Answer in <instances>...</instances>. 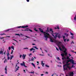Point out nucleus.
<instances>
[{"instance_id": "1", "label": "nucleus", "mask_w": 76, "mask_h": 76, "mask_svg": "<svg viewBox=\"0 0 76 76\" xmlns=\"http://www.w3.org/2000/svg\"><path fill=\"white\" fill-rule=\"evenodd\" d=\"M55 42L56 43L57 45L58 46V47L59 48V49L60 51H62L63 53H62L61 54V56L62 57H63L62 58V59L63 60H64V56H67V49L65 48V47H64V46H62V49L63 50H63L60 47V45L61 44V42H60L57 40H56L55 41Z\"/></svg>"}, {"instance_id": "2", "label": "nucleus", "mask_w": 76, "mask_h": 76, "mask_svg": "<svg viewBox=\"0 0 76 76\" xmlns=\"http://www.w3.org/2000/svg\"><path fill=\"white\" fill-rule=\"evenodd\" d=\"M63 64H65L63 66L64 68V70H67V69L70 70L71 68H75V66H74V65H72L71 67L69 66V65H70V64H69V61H64L63 62Z\"/></svg>"}, {"instance_id": "3", "label": "nucleus", "mask_w": 76, "mask_h": 76, "mask_svg": "<svg viewBox=\"0 0 76 76\" xmlns=\"http://www.w3.org/2000/svg\"><path fill=\"white\" fill-rule=\"evenodd\" d=\"M39 29L41 32L43 33V34L44 35V37L46 38V40L47 38H50V42H54V40H53V38L50 35V34H49L43 32L42 29H41V28H39Z\"/></svg>"}, {"instance_id": "4", "label": "nucleus", "mask_w": 76, "mask_h": 76, "mask_svg": "<svg viewBox=\"0 0 76 76\" xmlns=\"http://www.w3.org/2000/svg\"><path fill=\"white\" fill-rule=\"evenodd\" d=\"M28 27V26H20L17 27H15L13 28L8 29L7 30H5V31H10V30H13V29H16V28H27Z\"/></svg>"}, {"instance_id": "5", "label": "nucleus", "mask_w": 76, "mask_h": 76, "mask_svg": "<svg viewBox=\"0 0 76 76\" xmlns=\"http://www.w3.org/2000/svg\"><path fill=\"white\" fill-rule=\"evenodd\" d=\"M52 36L54 37V38H57V37H58V38H60V34H58V33H55L53 34H52Z\"/></svg>"}, {"instance_id": "6", "label": "nucleus", "mask_w": 76, "mask_h": 76, "mask_svg": "<svg viewBox=\"0 0 76 76\" xmlns=\"http://www.w3.org/2000/svg\"><path fill=\"white\" fill-rule=\"evenodd\" d=\"M10 54H9V52H8L7 53V60H9V59H10V60H12V58H13V55H11V57L10 58V57H9V55Z\"/></svg>"}, {"instance_id": "7", "label": "nucleus", "mask_w": 76, "mask_h": 76, "mask_svg": "<svg viewBox=\"0 0 76 76\" xmlns=\"http://www.w3.org/2000/svg\"><path fill=\"white\" fill-rule=\"evenodd\" d=\"M71 59H70L69 61H68L69 62V61L72 64H76V63H74V60H73V58L72 57H71Z\"/></svg>"}, {"instance_id": "8", "label": "nucleus", "mask_w": 76, "mask_h": 76, "mask_svg": "<svg viewBox=\"0 0 76 76\" xmlns=\"http://www.w3.org/2000/svg\"><path fill=\"white\" fill-rule=\"evenodd\" d=\"M73 72H70L68 75H66V76H73Z\"/></svg>"}, {"instance_id": "9", "label": "nucleus", "mask_w": 76, "mask_h": 76, "mask_svg": "<svg viewBox=\"0 0 76 76\" xmlns=\"http://www.w3.org/2000/svg\"><path fill=\"white\" fill-rule=\"evenodd\" d=\"M18 65V64H17L16 65V67H15L16 70L15 71V72L19 70V66Z\"/></svg>"}, {"instance_id": "10", "label": "nucleus", "mask_w": 76, "mask_h": 76, "mask_svg": "<svg viewBox=\"0 0 76 76\" xmlns=\"http://www.w3.org/2000/svg\"><path fill=\"white\" fill-rule=\"evenodd\" d=\"M20 65L21 66H24L25 67H27V66H25V62H23V63H21Z\"/></svg>"}, {"instance_id": "11", "label": "nucleus", "mask_w": 76, "mask_h": 76, "mask_svg": "<svg viewBox=\"0 0 76 76\" xmlns=\"http://www.w3.org/2000/svg\"><path fill=\"white\" fill-rule=\"evenodd\" d=\"M34 60V58L32 57V58H31V59H29V61H33Z\"/></svg>"}, {"instance_id": "12", "label": "nucleus", "mask_w": 76, "mask_h": 76, "mask_svg": "<svg viewBox=\"0 0 76 76\" xmlns=\"http://www.w3.org/2000/svg\"><path fill=\"white\" fill-rule=\"evenodd\" d=\"M30 31V32H32V31L31 30H30L28 28H27L26 29L24 30V31Z\"/></svg>"}, {"instance_id": "13", "label": "nucleus", "mask_w": 76, "mask_h": 76, "mask_svg": "<svg viewBox=\"0 0 76 76\" xmlns=\"http://www.w3.org/2000/svg\"><path fill=\"white\" fill-rule=\"evenodd\" d=\"M4 70H5V73L6 74H7V66H6Z\"/></svg>"}, {"instance_id": "14", "label": "nucleus", "mask_w": 76, "mask_h": 76, "mask_svg": "<svg viewBox=\"0 0 76 76\" xmlns=\"http://www.w3.org/2000/svg\"><path fill=\"white\" fill-rule=\"evenodd\" d=\"M26 55L23 54V59H25V57H26Z\"/></svg>"}, {"instance_id": "15", "label": "nucleus", "mask_w": 76, "mask_h": 76, "mask_svg": "<svg viewBox=\"0 0 76 76\" xmlns=\"http://www.w3.org/2000/svg\"><path fill=\"white\" fill-rule=\"evenodd\" d=\"M41 65H42V67H44V63H43V61H41Z\"/></svg>"}, {"instance_id": "16", "label": "nucleus", "mask_w": 76, "mask_h": 76, "mask_svg": "<svg viewBox=\"0 0 76 76\" xmlns=\"http://www.w3.org/2000/svg\"><path fill=\"white\" fill-rule=\"evenodd\" d=\"M49 31V29H48V28H47V30H46L45 31V32H46V33H48L47 32H48Z\"/></svg>"}, {"instance_id": "17", "label": "nucleus", "mask_w": 76, "mask_h": 76, "mask_svg": "<svg viewBox=\"0 0 76 76\" xmlns=\"http://www.w3.org/2000/svg\"><path fill=\"white\" fill-rule=\"evenodd\" d=\"M50 31L52 33H53V29H52V28L50 29Z\"/></svg>"}, {"instance_id": "18", "label": "nucleus", "mask_w": 76, "mask_h": 76, "mask_svg": "<svg viewBox=\"0 0 76 76\" xmlns=\"http://www.w3.org/2000/svg\"><path fill=\"white\" fill-rule=\"evenodd\" d=\"M31 64L32 65V66H33L34 67V68H35V64H34V63H31Z\"/></svg>"}, {"instance_id": "19", "label": "nucleus", "mask_w": 76, "mask_h": 76, "mask_svg": "<svg viewBox=\"0 0 76 76\" xmlns=\"http://www.w3.org/2000/svg\"><path fill=\"white\" fill-rule=\"evenodd\" d=\"M55 29H59L60 28H59V27L58 26V27L57 28L55 27Z\"/></svg>"}, {"instance_id": "20", "label": "nucleus", "mask_w": 76, "mask_h": 76, "mask_svg": "<svg viewBox=\"0 0 76 76\" xmlns=\"http://www.w3.org/2000/svg\"><path fill=\"white\" fill-rule=\"evenodd\" d=\"M33 50H35V49H34V48H32L30 49V51H32Z\"/></svg>"}, {"instance_id": "21", "label": "nucleus", "mask_w": 76, "mask_h": 76, "mask_svg": "<svg viewBox=\"0 0 76 76\" xmlns=\"http://www.w3.org/2000/svg\"><path fill=\"white\" fill-rule=\"evenodd\" d=\"M11 48H12V49H13V50H14V47L13 46H12L11 47Z\"/></svg>"}, {"instance_id": "22", "label": "nucleus", "mask_w": 76, "mask_h": 76, "mask_svg": "<svg viewBox=\"0 0 76 76\" xmlns=\"http://www.w3.org/2000/svg\"><path fill=\"white\" fill-rule=\"evenodd\" d=\"M56 59L58 60H60V58L58 57H57L56 58Z\"/></svg>"}, {"instance_id": "23", "label": "nucleus", "mask_w": 76, "mask_h": 76, "mask_svg": "<svg viewBox=\"0 0 76 76\" xmlns=\"http://www.w3.org/2000/svg\"><path fill=\"white\" fill-rule=\"evenodd\" d=\"M7 59H5L4 61V63H7Z\"/></svg>"}, {"instance_id": "24", "label": "nucleus", "mask_w": 76, "mask_h": 76, "mask_svg": "<svg viewBox=\"0 0 76 76\" xmlns=\"http://www.w3.org/2000/svg\"><path fill=\"white\" fill-rule=\"evenodd\" d=\"M29 73H33V75H34V72H29Z\"/></svg>"}, {"instance_id": "25", "label": "nucleus", "mask_w": 76, "mask_h": 76, "mask_svg": "<svg viewBox=\"0 0 76 76\" xmlns=\"http://www.w3.org/2000/svg\"><path fill=\"white\" fill-rule=\"evenodd\" d=\"M34 31H36L37 32L38 31V30H37V28H34Z\"/></svg>"}, {"instance_id": "26", "label": "nucleus", "mask_w": 76, "mask_h": 76, "mask_svg": "<svg viewBox=\"0 0 76 76\" xmlns=\"http://www.w3.org/2000/svg\"><path fill=\"white\" fill-rule=\"evenodd\" d=\"M64 35H66V36H68V35H69L68 34H67L66 33H65L64 34Z\"/></svg>"}, {"instance_id": "27", "label": "nucleus", "mask_w": 76, "mask_h": 76, "mask_svg": "<svg viewBox=\"0 0 76 76\" xmlns=\"http://www.w3.org/2000/svg\"><path fill=\"white\" fill-rule=\"evenodd\" d=\"M33 47H34V48H36L37 50H38V48H37L35 46H34Z\"/></svg>"}, {"instance_id": "28", "label": "nucleus", "mask_w": 76, "mask_h": 76, "mask_svg": "<svg viewBox=\"0 0 76 76\" xmlns=\"http://www.w3.org/2000/svg\"><path fill=\"white\" fill-rule=\"evenodd\" d=\"M13 50H12V51L11 53V54H13Z\"/></svg>"}, {"instance_id": "29", "label": "nucleus", "mask_w": 76, "mask_h": 76, "mask_svg": "<svg viewBox=\"0 0 76 76\" xmlns=\"http://www.w3.org/2000/svg\"><path fill=\"white\" fill-rule=\"evenodd\" d=\"M11 48L10 47H9L8 48V50H9V51H10V49Z\"/></svg>"}, {"instance_id": "30", "label": "nucleus", "mask_w": 76, "mask_h": 76, "mask_svg": "<svg viewBox=\"0 0 76 76\" xmlns=\"http://www.w3.org/2000/svg\"><path fill=\"white\" fill-rule=\"evenodd\" d=\"M4 37H0V39H4Z\"/></svg>"}, {"instance_id": "31", "label": "nucleus", "mask_w": 76, "mask_h": 76, "mask_svg": "<svg viewBox=\"0 0 76 76\" xmlns=\"http://www.w3.org/2000/svg\"><path fill=\"white\" fill-rule=\"evenodd\" d=\"M45 66H46V67H49V66L47 65H45Z\"/></svg>"}, {"instance_id": "32", "label": "nucleus", "mask_w": 76, "mask_h": 76, "mask_svg": "<svg viewBox=\"0 0 76 76\" xmlns=\"http://www.w3.org/2000/svg\"><path fill=\"white\" fill-rule=\"evenodd\" d=\"M16 35H18V36H20V35L19 34H15Z\"/></svg>"}, {"instance_id": "33", "label": "nucleus", "mask_w": 76, "mask_h": 76, "mask_svg": "<svg viewBox=\"0 0 76 76\" xmlns=\"http://www.w3.org/2000/svg\"><path fill=\"white\" fill-rule=\"evenodd\" d=\"M2 53H3V52H2L1 50V51L0 52V54H2Z\"/></svg>"}, {"instance_id": "34", "label": "nucleus", "mask_w": 76, "mask_h": 76, "mask_svg": "<svg viewBox=\"0 0 76 76\" xmlns=\"http://www.w3.org/2000/svg\"><path fill=\"white\" fill-rule=\"evenodd\" d=\"M26 38H30V37H28V36H26Z\"/></svg>"}, {"instance_id": "35", "label": "nucleus", "mask_w": 76, "mask_h": 76, "mask_svg": "<svg viewBox=\"0 0 76 76\" xmlns=\"http://www.w3.org/2000/svg\"><path fill=\"white\" fill-rule=\"evenodd\" d=\"M74 20H76V17H75L74 18Z\"/></svg>"}, {"instance_id": "36", "label": "nucleus", "mask_w": 76, "mask_h": 76, "mask_svg": "<svg viewBox=\"0 0 76 76\" xmlns=\"http://www.w3.org/2000/svg\"><path fill=\"white\" fill-rule=\"evenodd\" d=\"M71 44H74V42H73V41H72V42H71Z\"/></svg>"}, {"instance_id": "37", "label": "nucleus", "mask_w": 76, "mask_h": 76, "mask_svg": "<svg viewBox=\"0 0 76 76\" xmlns=\"http://www.w3.org/2000/svg\"><path fill=\"white\" fill-rule=\"evenodd\" d=\"M64 42H66V39H64Z\"/></svg>"}, {"instance_id": "38", "label": "nucleus", "mask_w": 76, "mask_h": 76, "mask_svg": "<svg viewBox=\"0 0 76 76\" xmlns=\"http://www.w3.org/2000/svg\"><path fill=\"white\" fill-rule=\"evenodd\" d=\"M31 56H32V53L30 54L29 55V57H31Z\"/></svg>"}, {"instance_id": "39", "label": "nucleus", "mask_w": 76, "mask_h": 76, "mask_svg": "<svg viewBox=\"0 0 76 76\" xmlns=\"http://www.w3.org/2000/svg\"><path fill=\"white\" fill-rule=\"evenodd\" d=\"M70 34L71 35H73V34L72 33H70Z\"/></svg>"}, {"instance_id": "40", "label": "nucleus", "mask_w": 76, "mask_h": 76, "mask_svg": "<svg viewBox=\"0 0 76 76\" xmlns=\"http://www.w3.org/2000/svg\"><path fill=\"white\" fill-rule=\"evenodd\" d=\"M74 37H73V36H72V37H71V38L72 39H73V38Z\"/></svg>"}, {"instance_id": "41", "label": "nucleus", "mask_w": 76, "mask_h": 76, "mask_svg": "<svg viewBox=\"0 0 76 76\" xmlns=\"http://www.w3.org/2000/svg\"><path fill=\"white\" fill-rule=\"evenodd\" d=\"M24 49H28V48H23Z\"/></svg>"}, {"instance_id": "42", "label": "nucleus", "mask_w": 76, "mask_h": 76, "mask_svg": "<svg viewBox=\"0 0 76 76\" xmlns=\"http://www.w3.org/2000/svg\"><path fill=\"white\" fill-rule=\"evenodd\" d=\"M63 38L64 39L65 38V36H63Z\"/></svg>"}, {"instance_id": "43", "label": "nucleus", "mask_w": 76, "mask_h": 76, "mask_svg": "<svg viewBox=\"0 0 76 76\" xmlns=\"http://www.w3.org/2000/svg\"><path fill=\"white\" fill-rule=\"evenodd\" d=\"M5 34L4 33H3L2 34H0V35H5Z\"/></svg>"}, {"instance_id": "44", "label": "nucleus", "mask_w": 76, "mask_h": 76, "mask_svg": "<svg viewBox=\"0 0 76 76\" xmlns=\"http://www.w3.org/2000/svg\"><path fill=\"white\" fill-rule=\"evenodd\" d=\"M20 58H21V57H22V55H20Z\"/></svg>"}, {"instance_id": "45", "label": "nucleus", "mask_w": 76, "mask_h": 76, "mask_svg": "<svg viewBox=\"0 0 76 76\" xmlns=\"http://www.w3.org/2000/svg\"><path fill=\"white\" fill-rule=\"evenodd\" d=\"M26 0L27 2H29V0Z\"/></svg>"}, {"instance_id": "46", "label": "nucleus", "mask_w": 76, "mask_h": 76, "mask_svg": "<svg viewBox=\"0 0 76 76\" xmlns=\"http://www.w3.org/2000/svg\"><path fill=\"white\" fill-rule=\"evenodd\" d=\"M56 48V50H57V51H58V49L57 48Z\"/></svg>"}, {"instance_id": "47", "label": "nucleus", "mask_w": 76, "mask_h": 76, "mask_svg": "<svg viewBox=\"0 0 76 76\" xmlns=\"http://www.w3.org/2000/svg\"><path fill=\"white\" fill-rule=\"evenodd\" d=\"M6 37H9V38H10V36H6Z\"/></svg>"}, {"instance_id": "48", "label": "nucleus", "mask_w": 76, "mask_h": 76, "mask_svg": "<svg viewBox=\"0 0 76 76\" xmlns=\"http://www.w3.org/2000/svg\"><path fill=\"white\" fill-rule=\"evenodd\" d=\"M13 40H14V41H16V42H17V41H16V40L15 39H13Z\"/></svg>"}, {"instance_id": "49", "label": "nucleus", "mask_w": 76, "mask_h": 76, "mask_svg": "<svg viewBox=\"0 0 76 76\" xmlns=\"http://www.w3.org/2000/svg\"><path fill=\"white\" fill-rule=\"evenodd\" d=\"M46 74H48V72H46Z\"/></svg>"}, {"instance_id": "50", "label": "nucleus", "mask_w": 76, "mask_h": 76, "mask_svg": "<svg viewBox=\"0 0 76 76\" xmlns=\"http://www.w3.org/2000/svg\"><path fill=\"white\" fill-rule=\"evenodd\" d=\"M69 57H70V56H71V55L70 54H69Z\"/></svg>"}, {"instance_id": "51", "label": "nucleus", "mask_w": 76, "mask_h": 76, "mask_svg": "<svg viewBox=\"0 0 76 76\" xmlns=\"http://www.w3.org/2000/svg\"><path fill=\"white\" fill-rule=\"evenodd\" d=\"M37 63H38V64H39V61H37Z\"/></svg>"}, {"instance_id": "52", "label": "nucleus", "mask_w": 76, "mask_h": 76, "mask_svg": "<svg viewBox=\"0 0 76 76\" xmlns=\"http://www.w3.org/2000/svg\"><path fill=\"white\" fill-rule=\"evenodd\" d=\"M66 32H69V31L68 30H66Z\"/></svg>"}, {"instance_id": "53", "label": "nucleus", "mask_w": 76, "mask_h": 76, "mask_svg": "<svg viewBox=\"0 0 76 76\" xmlns=\"http://www.w3.org/2000/svg\"><path fill=\"white\" fill-rule=\"evenodd\" d=\"M43 75H44L43 74H41V76H43Z\"/></svg>"}, {"instance_id": "54", "label": "nucleus", "mask_w": 76, "mask_h": 76, "mask_svg": "<svg viewBox=\"0 0 76 76\" xmlns=\"http://www.w3.org/2000/svg\"><path fill=\"white\" fill-rule=\"evenodd\" d=\"M38 69H40V67L38 66Z\"/></svg>"}, {"instance_id": "55", "label": "nucleus", "mask_w": 76, "mask_h": 76, "mask_svg": "<svg viewBox=\"0 0 76 76\" xmlns=\"http://www.w3.org/2000/svg\"><path fill=\"white\" fill-rule=\"evenodd\" d=\"M32 45H35V44L33 43V44H32Z\"/></svg>"}, {"instance_id": "56", "label": "nucleus", "mask_w": 76, "mask_h": 76, "mask_svg": "<svg viewBox=\"0 0 76 76\" xmlns=\"http://www.w3.org/2000/svg\"><path fill=\"white\" fill-rule=\"evenodd\" d=\"M23 70V71L24 72H25V69H24Z\"/></svg>"}, {"instance_id": "57", "label": "nucleus", "mask_w": 76, "mask_h": 76, "mask_svg": "<svg viewBox=\"0 0 76 76\" xmlns=\"http://www.w3.org/2000/svg\"><path fill=\"white\" fill-rule=\"evenodd\" d=\"M4 54H6V52H4Z\"/></svg>"}, {"instance_id": "58", "label": "nucleus", "mask_w": 76, "mask_h": 76, "mask_svg": "<svg viewBox=\"0 0 76 76\" xmlns=\"http://www.w3.org/2000/svg\"><path fill=\"white\" fill-rule=\"evenodd\" d=\"M67 41H69V39H67Z\"/></svg>"}, {"instance_id": "59", "label": "nucleus", "mask_w": 76, "mask_h": 76, "mask_svg": "<svg viewBox=\"0 0 76 76\" xmlns=\"http://www.w3.org/2000/svg\"><path fill=\"white\" fill-rule=\"evenodd\" d=\"M12 44H13V45H15V44H14L13 43H12Z\"/></svg>"}, {"instance_id": "60", "label": "nucleus", "mask_w": 76, "mask_h": 76, "mask_svg": "<svg viewBox=\"0 0 76 76\" xmlns=\"http://www.w3.org/2000/svg\"><path fill=\"white\" fill-rule=\"evenodd\" d=\"M48 56H50V54H48Z\"/></svg>"}, {"instance_id": "61", "label": "nucleus", "mask_w": 76, "mask_h": 76, "mask_svg": "<svg viewBox=\"0 0 76 76\" xmlns=\"http://www.w3.org/2000/svg\"><path fill=\"white\" fill-rule=\"evenodd\" d=\"M34 58H36V57H34Z\"/></svg>"}, {"instance_id": "62", "label": "nucleus", "mask_w": 76, "mask_h": 76, "mask_svg": "<svg viewBox=\"0 0 76 76\" xmlns=\"http://www.w3.org/2000/svg\"><path fill=\"white\" fill-rule=\"evenodd\" d=\"M35 52V51H34L33 52V53H34Z\"/></svg>"}, {"instance_id": "63", "label": "nucleus", "mask_w": 76, "mask_h": 76, "mask_svg": "<svg viewBox=\"0 0 76 76\" xmlns=\"http://www.w3.org/2000/svg\"><path fill=\"white\" fill-rule=\"evenodd\" d=\"M71 51H72V52H73V50H71Z\"/></svg>"}, {"instance_id": "64", "label": "nucleus", "mask_w": 76, "mask_h": 76, "mask_svg": "<svg viewBox=\"0 0 76 76\" xmlns=\"http://www.w3.org/2000/svg\"><path fill=\"white\" fill-rule=\"evenodd\" d=\"M74 53H75V54H76V52H74Z\"/></svg>"}]
</instances>
